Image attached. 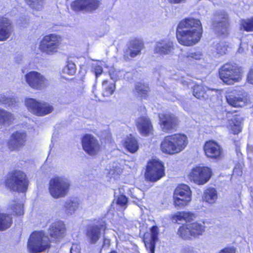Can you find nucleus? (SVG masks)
Returning a JSON list of instances; mask_svg holds the SVG:
<instances>
[{
	"instance_id": "nucleus-20",
	"label": "nucleus",
	"mask_w": 253,
	"mask_h": 253,
	"mask_svg": "<svg viewBox=\"0 0 253 253\" xmlns=\"http://www.w3.org/2000/svg\"><path fill=\"white\" fill-rule=\"evenodd\" d=\"M107 229V224L104 221H98L97 224L87 225L84 234L88 242L90 244H96L101 237L102 231L105 233Z\"/></svg>"
},
{
	"instance_id": "nucleus-44",
	"label": "nucleus",
	"mask_w": 253,
	"mask_h": 253,
	"mask_svg": "<svg viewBox=\"0 0 253 253\" xmlns=\"http://www.w3.org/2000/svg\"><path fill=\"white\" fill-rule=\"evenodd\" d=\"M65 72L69 75H73L76 72V66L73 62L68 63L65 68Z\"/></svg>"
},
{
	"instance_id": "nucleus-32",
	"label": "nucleus",
	"mask_w": 253,
	"mask_h": 253,
	"mask_svg": "<svg viewBox=\"0 0 253 253\" xmlns=\"http://www.w3.org/2000/svg\"><path fill=\"white\" fill-rule=\"evenodd\" d=\"M124 146L128 152L131 153H135L139 148L138 143L136 139L131 136L127 137L125 139Z\"/></svg>"
},
{
	"instance_id": "nucleus-15",
	"label": "nucleus",
	"mask_w": 253,
	"mask_h": 253,
	"mask_svg": "<svg viewBox=\"0 0 253 253\" xmlns=\"http://www.w3.org/2000/svg\"><path fill=\"white\" fill-rule=\"evenodd\" d=\"M26 83L33 89L41 90L46 88L48 85V80L40 73L32 71L25 76Z\"/></svg>"
},
{
	"instance_id": "nucleus-39",
	"label": "nucleus",
	"mask_w": 253,
	"mask_h": 253,
	"mask_svg": "<svg viewBox=\"0 0 253 253\" xmlns=\"http://www.w3.org/2000/svg\"><path fill=\"white\" fill-rule=\"evenodd\" d=\"M191 197H173V205L176 207H183L187 206L191 201Z\"/></svg>"
},
{
	"instance_id": "nucleus-36",
	"label": "nucleus",
	"mask_w": 253,
	"mask_h": 253,
	"mask_svg": "<svg viewBox=\"0 0 253 253\" xmlns=\"http://www.w3.org/2000/svg\"><path fill=\"white\" fill-rule=\"evenodd\" d=\"M24 1L33 10L40 11L44 8L45 0H24Z\"/></svg>"
},
{
	"instance_id": "nucleus-49",
	"label": "nucleus",
	"mask_w": 253,
	"mask_h": 253,
	"mask_svg": "<svg viewBox=\"0 0 253 253\" xmlns=\"http://www.w3.org/2000/svg\"><path fill=\"white\" fill-rule=\"evenodd\" d=\"M247 82L250 84H253V68L250 69L247 74Z\"/></svg>"
},
{
	"instance_id": "nucleus-41",
	"label": "nucleus",
	"mask_w": 253,
	"mask_h": 253,
	"mask_svg": "<svg viewBox=\"0 0 253 253\" xmlns=\"http://www.w3.org/2000/svg\"><path fill=\"white\" fill-rule=\"evenodd\" d=\"M12 115L11 113L3 109H0V125H4L6 123L10 122L13 120Z\"/></svg>"
},
{
	"instance_id": "nucleus-14",
	"label": "nucleus",
	"mask_w": 253,
	"mask_h": 253,
	"mask_svg": "<svg viewBox=\"0 0 253 253\" xmlns=\"http://www.w3.org/2000/svg\"><path fill=\"white\" fill-rule=\"evenodd\" d=\"M159 124L162 130L166 133L175 131L179 125L178 118L173 113L165 112L158 115Z\"/></svg>"
},
{
	"instance_id": "nucleus-38",
	"label": "nucleus",
	"mask_w": 253,
	"mask_h": 253,
	"mask_svg": "<svg viewBox=\"0 0 253 253\" xmlns=\"http://www.w3.org/2000/svg\"><path fill=\"white\" fill-rule=\"evenodd\" d=\"M13 203L10 206L11 214L15 216H21L24 214L23 205L20 203L13 201Z\"/></svg>"
},
{
	"instance_id": "nucleus-1",
	"label": "nucleus",
	"mask_w": 253,
	"mask_h": 253,
	"mask_svg": "<svg viewBox=\"0 0 253 253\" xmlns=\"http://www.w3.org/2000/svg\"><path fill=\"white\" fill-rule=\"evenodd\" d=\"M203 33V26L200 20L187 17L178 23L176 30V37L181 45L191 46L200 42Z\"/></svg>"
},
{
	"instance_id": "nucleus-33",
	"label": "nucleus",
	"mask_w": 253,
	"mask_h": 253,
	"mask_svg": "<svg viewBox=\"0 0 253 253\" xmlns=\"http://www.w3.org/2000/svg\"><path fill=\"white\" fill-rule=\"evenodd\" d=\"M175 196L192 197V191L187 185L181 184L178 185L174 191L173 197Z\"/></svg>"
},
{
	"instance_id": "nucleus-46",
	"label": "nucleus",
	"mask_w": 253,
	"mask_h": 253,
	"mask_svg": "<svg viewBox=\"0 0 253 253\" xmlns=\"http://www.w3.org/2000/svg\"><path fill=\"white\" fill-rule=\"evenodd\" d=\"M227 51V46L223 44L218 43L216 45V52L219 55H223Z\"/></svg>"
},
{
	"instance_id": "nucleus-48",
	"label": "nucleus",
	"mask_w": 253,
	"mask_h": 253,
	"mask_svg": "<svg viewBox=\"0 0 253 253\" xmlns=\"http://www.w3.org/2000/svg\"><path fill=\"white\" fill-rule=\"evenodd\" d=\"M218 253H235V249L232 247H226L221 250Z\"/></svg>"
},
{
	"instance_id": "nucleus-2",
	"label": "nucleus",
	"mask_w": 253,
	"mask_h": 253,
	"mask_svg": "<svg viewBox=\"0 0 253 253\" xmlns=\"http://www.w3.org/2000/svg\"><path fill=\"white\" fill-rule=\"evenodd\" d=\"M188 144V138L182 133H175L165 136L160 144L162 153L173 155L179 153L185 149Z\"/></svg>"
},
{
	"instance_id": "nucleus-18",
	"label": "nucleus",
	"mask_w": 253,
	"mask_h": 253,
	"mask_svg": "<svg viewBox=\"0 0 253 253\" xmlns=\"http://www.w3.org/2000/svg\"><path fill=\"white\" fill-rule=\"evenodd\" d=\"M227 104L234 108H243L250 103L247 93L241 90H234L225 96Z\"/></svg>"
},
{
	"instance_id": "nucleus-31",
	"label": "nucleus",
	"mask_w": 253,
	"mask_h": 253,
	"mask_svg": "<svg viewBox=\"0 0 253 253\" xmlns=\"http://www.w3.org/2000/svg\"><path fill=\"white\" fill-rule=\"evenodd\" d=\"M217 199V194L216 190L212 187L207 188L204 191L202 196L203 201L210 204L215 203Z\"/></svg>"
},
{
	"instance_id": "nucleus-19",
	"label": "nucleus",
	"mask_w": 253,
	"mask_h": 253,
	"mask_svg": "<svg viewBox=\"0 0 253 253\" xmlns=\"http://www.w3.org/2000/svg\"><path fill=\"white\" fill-rule=\"evenodd\" d=\"M101 4L100 0H74L70 6L75 12H92L97 10Z\"/></svg>"
},
{
	"instance_id": "nucleus-27",
	"label": "nucleus",
	"mask_w": 253,
	"mask_h": 253,
	"mask_svg": "<svg viewBox=\"0 0 253 253\" xmlns=\"http://www.w3.org/2000/svg\"><path fill=\"white\" fill-rule=\"evenodd\" d=\"M174 44L173 42L167 40H162L158 42L154 48L155 53L161 55L169 54L173 52Z\"/></svg>"
},
{
	"instance_id": "nucleus-5",
	"label": "nucleus",
	"mask_w": 253,
	"mask_h": 253,
	"mask_svg": "<svg viewBox=\"0 0 253 253\" xmlns=\"http://www.w3.org/2000/svg\"><path fill=\"white\" fill-rule=\"evenodd\" d=\"M51 247V241L42 230L33 231L28 238L27 249L29 253H41Z\"/></svg>"
},
{
	"instance_id": "nucleus-26",
	"label": "nucleus",
	"mask_w": 253,
	"mask_h": 253,
	"mask_svg": "<svg viewBox=\"0 0 253 253\" xmlns=\"http://www.w3.org/2000/svg\"><path fill=\"white\" fill-rule=\"evenodd\" d=\"M66 227L63 221L58 220L53 222L48 229L50 237L54 241L62 238L66 233Z\"/></svg>"
},
{
	"instance_id": "nucleus-45",
	"label": "nucleus",
	"mask_w": 253,
	"mask_h": 253,
	"mask_svg": "<svg viewBox=\"0 0 253 253\" xmlns=\"http://www.w3.org/2000/svg\"><path fill=\"white\" fill-rule=\"evenodd\" d=\"M189 60H199L202 58V53L200 51L189 53L186 56Z\"/></svg>"
},
{
	"instance_id": "nucleus-42",
	"label": "nucleus",
	"mask_w": 253,
	"mask_h": 253,
	"mask_svg": "<svg viewBox=\"0 0 253 253\" xmlns=\"http://www.w3.org/2000/svg\"><path fill=\"white\" fill-rule=\"evenodd\" d=\"M116 203L125 210L127 206L128 198L124 194H120L117 199Z\"/></svg>"
},
{
	"instance_id": "nucleus-23",
	"label": "nucleus",
	"mask_w": 253,
	"mask_h": 253,
	"mask_svg": "<svg viewBox=\"0 0 253 253\" xmlns=\"http://www.w3.org/2000/svg\"><path fill=\"white\" fill-rule=\"evenodd\" d=\"M150 233L146 232L143 237L145 247L150 253H155L156 242L159 239V228L157 225H153L150 229Z\"/></svg>"
},
{
	"instance_id": "nucleus-28",
	"label": "nucleus",
	"mask_w": 253,
	"mask_h": 253,
	"mask_svg": "<svg viewBox=\"0 0 253 253\" xmlns=\"http://www.w3.org/2000/svg\"><path fill=\"white\" fill-rule=\"evenodd\" d=\"M196 217V215L189 211H179L172 214L170 216L171 220L175 223L179 224V222L183 221L186 223L190 222Z\"/></svg>"
},
{
	"instance_id": "nucleus-37",
	"label": "nucleus",
	"mask_w": 253,
	"mask_h": 253,
	"mask_svg": "<svg viewBox=\"0 0 253 253\" xmlns=\"http://www.w3.org/2000/svg\"><path fill=\"white\" fill-rule=\"evenodd\" d=\"M240 29L247 32H253V16L242 19L240 23Z\"/></svg>"
},
{
	"instance_id": "nucleus-17",
	"label": "nucleus",
	"mask_w": 253,
	"mask_h": 253,
	"mask_svg": "<svg viewBox=\"0 0 253 253\" xmlns=\"http://www.w3.org/2000/svg\"><path fill=\"white\" fill-rule=\"evenodd\" d=\"M193 96L199 100L212 101L217 98L218 89L210 88L202 84H195L191 88Z\"/></svg>"
},
{
	"instance_id": "nucleus-9",
	"label": "nucleus",
	"mask_w": 253,
	"mask_h": 253,
	"mask_svg": "<svg viewBox=\"0 0 253 253\" xmlns=\"http://www.w3.org/2000/svg\"><path fill=\"white\" fill-rule=\"evenodd\" d=\"M204 224L197 221L190 223H183L178 228L177 234L184 240H189L192 238H197L203 235L205 231Z\"/></svg>"
},
{
	"instance_id": "nucleus-3",
	"label": "nucleus",
	"mask_w": 253,
	"mask_h": 253,
	"mask_svg": "<svg viewBox=\"0 0 253 253\" xmlns=\"http://www.w3.org/2000/svg\"><path fill=\"white\" fill-rule=\"evenodd\" d=\"M29 183L26 173L19 169H14L8 172L4 181L6 188L19 193L26 192Z\"/></svg>"
},
{
	"instance_id": "nucleus-43",
	"label": "nucleus",
	"mask_w": 253,
	"mask_h": 253,
	"mask_svg": "<svg viewBox=\"0 0 253 253\" xmlns=\"http://www.w3.org/2000/svg\"><path fill=\"white\" fill-rule=\"evenodd\" d=\"M120 71L117 70L114 67H111L108 69V73L111 79L116 81L119 78Z\"/></svg>"
},
{
	"instance_id": "nucleus-4",
	"label": "nucleus",
	"mask_w": 253,
	"mask_h": 253,
	"mask_svg": "<svg viewBox=\"0 0 253 253\" xmlns=\"http://www.w3.org/2000/svg\"><path fill=\"white\" fill-rule=\"evenodd\" d=\"M244 71L241 66L232 62H227L220 67L218 77L226 85H233L240 82L243 78Z\"/></svg>"
},
{
	"instance_id": "nucleus-30",
	"label": "nucleus",
	"mask_w": 253,
	"mask_h": 253,
	"mask_svg": "<svg viewBox=\"0 0 253 253\" xmlns=\"http://www.w3.org/2000/svg\"><path fill=\"white\" fill-rule=\"evenodd\" d=\"M134 89L142 99H147L149 97L150 88L148 84L142 82H137L135 85Z\"/></svg>"
},
{
	"instance_id": "nucleus-51",
	"label": "nucleus",
	"mask_w": 253,
	"mask_h": 253,
	"mask_svg": "<svg viewBox=\"0 0 253 253\" xmlns=\"http://www.w3.org/2000/svg\"><path fill=\"white\" fill-rule=\"evenodd\" d=\"M186 0H168L169 2L171 4H179L184 2Z\"/></svg>"
},
{
	"instance_id": "nucleus-47",
	"label": "nucleus",
	"mask_w": 253,
	"mask_h": 253,
	"mask_svg": "<svg viewBox=\"0 0 253 253\" xmlns=\"http://www.w3.org/2000/svg\"><path fill=\"white\" fill-rule=\"evenodd\" d=\"M93 72L96 78H98L103 73V68L100 65H96L93 69Z\"/></svg>"
},
{
	"instance_id": "nucleus-25",
	"label": "nucleus",
	"mask_w": 253,
	"mask_h": 253,
	"mask_svg": "<svg viewBox=\"0 0 253 253\" xmlns=\"http://www.w3.org/2000/svg\"><path fill=\"white\" fill-rule=\"evenodd\" d=\"M136 127L139 133L143 136L153 134L154 128L150 119L147 116H140L135 122Z\"/></svg>"
},
{
	"instance_id": "nucleus-12",
	"label": "nucleus",
	"mask_w": 253,
	"mask_h": 253,
	"mask_svg": "<svg viewBox=\"0 0 253 253\" xmlns=\"http://www.w3.org/2000/svg\"><path fill=\"white\" fill-rule=\"evenodd\" d=\"M203 150L206 157L214 161H219L224 156L222 146L216 141L210 139L205 142Z\"/></svg>"
},
{
	"instance_id": "nucleus-16",
	"label": "nucleus",
	"mask_w": 253,
	"mask_h": 253,
	"mask_svg": "<svg viewBox=\"0 0 253 253\" xmlns=\"http://www.w3.org/2000/svg\"><path fill=\"white\" fill-rule=\"evenodd\" d=\"M83 150L90 156H95L101 151V145L98 140L92 134L85 133L81 138Z\"/></svg>"
},
{
	"instance_id": "nucleus-6",
	"label": "nucleus",
	"mask_w": 253,
	"mask_h": 253,
	"mask_svg": "<svg viewBox=\"0 0 253 253\" xmlns=\"http://www.w3.org/2000/svg\"><path fill=\"white\" fill-rule=\"evenodd\" d=\"M61 36L51 33L44 35L40 42L39 49L43 54L52 55L57 53L62 45Z\"/></svg>"
},
{
	"instance_id": "nucleus-8",
	"label": "nucleus",
	"mask_w": 253,
	"mask_h": 253,
	"mask_svg": "<svg viewBox=\"0 0 253 253\" xmlns=\"http://www.w3.org/2000/svg\"><path fill=\"white\" fill-rule=\"evenodd\" d=\"M165 175L164 163L159 159L149 160L146 165L144 177L147 181L155 182Z\"/></svg>"
},
{
	"instance_id": "nucleus-35",
	"label": "nucleus",
	"mask_w": 253,
	"mask_h": 253,
	"mask_svg": "<svg viewBox=\"0 0 253 253\" xmlns=\"http://www.w3.org/2000/svg\"><path fill=\"white\" fill-rule=\"evenodd\" d=\"M102 84L103 87L102 92L103 96L109 97L114 93L116 88L115 83L109 84L108 81L105 80L103 81Z\"/></svg>"
},
{
	"instance_id": "nucleus-40",
	"label": "nucleus",
	"mask_w": 253,
	"mask_h": 253,
	"mask_svg": "<svg viewBox=\"0 0 253 253\" xmlns=\"http://www.w3.org/2000/svg\"><path fill=\"white\" fill-rule=\"evenodd\" d=\"M79 202L76 198L68 200L65 204L66 210L69 213L74 212L79 207Z\"/></svg>"
},
{
	"instance_id": "nucleus-21",
	"label": "nucleus",
	"mask_w": 253,
	"mask_h": 253,
	"mask_svg": "<svg viewBox=\"0 0 253 253\" xmlns=\"http://www.w3.org/2000/svg\"><path fill=\"white\" fill-rule=\"evenodd\" d=\"M27 136L24 131H16L12 133L7 143L10 151H18L26 144Z\"/></svg>"
},
{
	"instance_id": "nucleus-34",
	"label": "nucleus",
	"mask_w": 253,
	"mask_h": 253,
	"mask_svg": "<svg viewBox=\"0 0 253 253\" xmlns=\"http://www.w3.org/2000/svg\"><path fill=\"white\" fill-rule=\"evenodd\" d=\"M12 224V218L7 213H0V231L9 228Z\"/></svg>"
},
{
	"instance_id": "nucleus-7",
	"label": "nucleus",
	"mask_w": 253,
	"mask_h": 253,
	"mask_svg": "<svg viewBox=\"0 0 253 253\" xmlns=\"http://www.w3.org/2000/svg\"><path fill=\"white\" fill-rule=\"evenodd\" d=\"M212 30L219 37H227L229 34L230 18L225 10H218L214 14L211 21Z\"/></svg>"
},
{
	"instance_id": "nucleus-10",
	"label": "nucleus",
	"mask_w": 253,
	"mask_h": 253,
	"mask_svg": "<svg viewBox=\"0 0 253 253\" xmlns=\"http://www.w3.org/2000/svg\"><path fill=\"white\" fill-rule=\"evenodd\" d=\"M70 184L64 178L55 176L49 181L48 191L55 199L64 197L69 192Z\"/></svg>"
},
{
	"instance_id": "nucleus-11",
	"label": "nucleus",
	"mask_w": 253,
	"mask_h": 253,
	"mask_svg": "<svg viewBox=\"0 0 253 253\" xmlns=\"http://www.w3.org/2000/svg\"><path fill=\"white\" fill-rule=\"evenodd\" d=\"M212 175V171L211 168L197 165L191 169L189 178L198 185H204L210 180Z\"/></svg>"
},
{
	"instance_id": "nucleus-24",
	"label": "nucleus",
	"mask_w": 253,
	"mask_h": 253,
	"mask_svg": "<svg viewBox=\"0 0 253 253\" xmlns=\"http://www.w3.org/2000/svg\"><path fill=\"white\" fill-rule=\"evenodd\" d=\"M226 115L227 117H231L228 120V123L232 133L238 134L242 129L241 123L243 119L241 113L238 110L228 111L226 112Z\"/></svg>"
},
{
	"instance_id": "nucleus-50",
	"label": "nucleus",
	"mask_w": 253,
	"mask_h": 253,
	"mask_svg": "<svg viewBox=\"0 0 253 253\" xmlns=\"http://www.w3.org/2000/svg\"><path fill=\"white\" fill-rule=\"evenodd\" d=\"M111 245V240L106 237H103L102 247L108 248Z\"/></svg>"
},
{
	"instance_id": "nucleus-13",
	"label": "nucleus",
	"mask_w": 253,
	"mask_h": 253,
	"mask_svg": "<svg viewBox=\"0 0 253 253\" xmlns=\"http://www.w3.org/2000/svg\"><path fill=\"white\" fill-rule=\"evenodd\" d=\"M25 104L28 110L37 116L50 114L54 109L52 105L44 101H39L34 98H27Z\"/></svg>"
},
{
	"instance_id": "nucleus-52",
	"label": "nucleus",
	"mask_w": 253,
	"mask_h": 253,
	"mask_svg": "<svg viewBox=\"0 0 253 253\" xmlns=\"http://www.w3.org/2000/svg\"><path fill=\"white\" fill-rule=\"evenodd\" d=\"M109 253H118L115 250L111 251Z\"/></svg>"
},
{
	"instance_id": "nucleus-29",
	"label": "nucleus",
	"mask_w": 253,
	"mask_h": 253,
	"mask_svg": "<svg viewBox=\"0 0 253 253\" xmlns=\"http://www.w3.org/2000/svg\"><path fill=\"white\" fill-rule=\"evenodd\" d=\"M12 26L9 20L3 16L0 17V41H4L11 35Z\"/></svg>"
},
{
	"instance_id": "nucleus-22",
	"label": "nucleus",
	"mask_w": 253,
	"mask_h": 253,
	"mask_svg": "<svg viewBox=\"0 0 253 253\" xmlns=\"http://www.w3.org/2000/svg\"><path fill=\"white\" fill-rule=\"evenodd\" d=\"M144 48V43L142 40L134 38L128 42L127 48L124 51L123 58L128 60L130 58H134L140 54Z\"/></svg>"
}]
</instances>
